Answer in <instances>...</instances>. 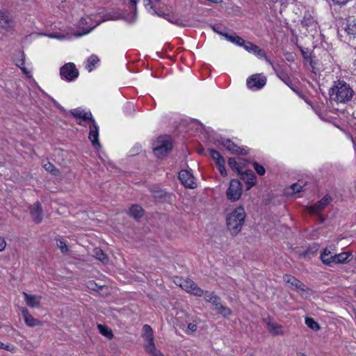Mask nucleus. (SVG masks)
<instances>
[{
  "mask_svg": "<svg viewBox=\"0 0 356 356\" xmlns=\"http://www.w3.org/2000/svg\"><path fill=\"white\" fill-rule=\"evenodd\" d=\"M354 95V91L350 86L344 81H334L329 90L331 102L346 104L350 102Z\"/></svg>",
  "mask_w": 356,
  "mask_h": 356,
  "instance_id": "f257e3e1",
  "label": "nucleus"
},
{
  "mask_svg": "<svg viewBox=\"0 0 356 356\" xmlns=\"http://www.w3.org/2000/svg\"><path fill=\"white\" fill-rule=\"evenodd\" d=\"M246 214L243 207H238L229 213L226 217V224L231 234L237 235L242 229Z\"/></svg>",
  "mask_w": 356,
  "mask_h": 356,
  "instance_id": "f03ea898",
  "label": "nucleus"
},
{
  "mask_svg": "<svg viewBox=\"0 0 356 356\" xmlns=\"http://www.w3.org/2000/svg\"><path fill=\"white\" fill-rule=\"evenodd\" d=\"M172 148V144L170 138L169 136H164L158 138L156 144L153 147V151L157 157L161 158L168 152L171 151Z\"/></svg>",
  "mask_w": 356,
  "mask_h": 356,
  "instance_id": "7ed1b4c3",
  "label": "nucleus"
},
{
  "mask_svg": "<svg viewBox=\"0 0 356 356\" xmlns=\"http://www.w3.org/2000/svg\"><path fill=\"white\" fill-rule=\"evenodd\" d=\"M242 195V184L238 179H232L226 191V195L231 202H236Z\"/></svg>",
  "mask_w": 356,
  "mask_h": 356,
  "instance_id": "20e7f679",
  "label": "nucleus"
},
{
  "mask_svg": "<svg viewBox=\"0 0 356 356\" xmlns=\"http://www.w3.org/2000/svg\"><path fill=\"white\" fill-rule=\"evenodd\" d=\"M60 75L63 80L70 82L78 77L79 71L73 63H68L60 67Z\"/></svg>",
  "mask_w": 356,
  "mask_h": 356,
  "instance_id": "39448f33",
  "label": "nucleus"
},
{
  "mask_svg": "<svg viewBox=\"0 0 356 356\" xmlns=\"http://www.w3.org/2000/svg\"><path fill=\"white\" fill-rule=\"evenodd\" d=\"M219 142L227 150L233 154L247 155L248 154V149L247 147H240L229 139L222 138Z\"/></svg>",
  "mask_w": 356,
  "mask_h": 356,
  "instance_id": "423d86ee",
  "label": "nucleus"
},
{
  "mask_svg": "<svg viewBox=\"0 0 356 356\" xmlns=\"http://www.w3.org/2000/svg\"><path fill=\"white\" fill-rule=\"evenodd\" d=\"M32 220L35 224H40L43 218V211L41 204L37 201L29 207Z\"/></svg>",
  "mask_w": 356,
  "mask_h": 356,
  "instance_id": "0eeeda50",
  "label": "nucleus"
},
{
  "mask_svg": "<svg viewBox=\"0 0 356 356\" xmlns=\"http://www.w3.org/2000/svg\"><path fill=\"white\" fill-rule=\"evenodd\" d=\"M89 128V140H90L93 147H100L101 145L99 142V127L95 119L90 122Z\"/></svg>",
  "mask_w": 356,
  "mask_h": 356,
  "instance_id": "6e6552de",
  "label": "nucleus"
},
{
  "mask_svg": "<svg viewBox=\"0 0 356 356\" xmlns=\"http://www.w3.org/2000/svg\"><path fill=\"white\" fill-rule=\"evenodd\" d=\"M179 179L186 188H195L197 186L194 177L188 170H181L179 173Z\"/></svg>",
  "mask_w": 356,
  "mask_h": 356,
  "instance_id": "1a4fd4ad",
  "label": "nucleus"
},
{
  "mask_svg": "<svg viewBox=\"0 0 356 356\" xmlns=\"http://www.w3.org/2000/svg\"><path fill=\"white\" fill-rule=\"evenodd\" d=\"M266 83V78L259 74H254L247 79L248 88L252 89H261Z\"/></svg>",
  "mask_w": 356,
  "mask_h": 356,
  "instance_id": "9d476101",
  "label": "nucleus"
},
{
  "mask_svg": "<svg viewBox=\"0 0 356 356\" xmlns=\"http://www.w3.org/2000/svg\"><path fill=\"white\" fill-rule=\"evenodd\" d=\"M266 323L268 332L273 336H282L284 334L282 326L275 322L270 317L263 319Z\"/></svg>",
  "mask_w": 356,
  "mask_h": 356,
  "instance_id": "9b49d317",
  "label": "nucleus"
},
{
  "mask_svg": "<svg viewBox=\"0 0 356 356\" xmlns=\"http://www.w3.org/2000/svg\"><path fill=\"white\" fill-rule=\"evenodd\" d=\"M185 283L186 284H184L182 289L186 291L187 293L198 297H201L204 295V291L193 280L188 278Z\"/></svg>",
  "mask_w": 356,
  "mask_h": 356,
  "instance_id": "f8f14e48",
  "label": "nucleus"
},
{
  "mask_svg": "<svg viewBox=\"0 0 356 356\" xmlns=\"http://www.w3.org/2000/svg\"><path fill=\"white\" fill-rule=\"evenodd\" d=\"M331 200L332 198L330 196L325 195L314 204L309 206L308 207V211L313 214L318 213L322 211L327 205H328Z\"/></svg>",
  "mask_w": 356,
  "mask_h": 356,
  "instance_id": "ddd939ff",
  "label": "nucleus"
},
{
  "mask_svg": "<svg viewBox=\"0 0 356 356\" xmlns=\"http://www.w3.org/2000/svg\"><path fill=\"white\" fill-rule=\"evenodd\" d=\"M334 245H331L324 249L321 254V259L324 264L331 266L334 264Z\"/></svg>",
  "mask_w": 356,
  "mask_h": 356,
  "instance_id": "4468645a",
  "label": "nucleus"
},
{
  "mask_svg": "<svg viewBox=\"0 0 356 356\" xmlns=\"http://www.w3.org/2000/svg\"><path fill=\"white\" fill-rule=\"evenodd\" d=\"M73 117L77 119H81L84 122H90L94 120L90 111H86L81 108H76L70 111Z\"/></svg>",
  "mask_w": 356,
  "mask_h": 356,
  "instance_id": "2eb2a0df",
  "label": "nucleus"
},
{
  "mask_svg": "<svg viewBox=\"0 0 356 356\" xmlns=\"http://www.w3.org/2000/svg\"><path fill=\"white\" fill-rule=\"evenodd\" d=\"M284 281L293 290L305 291V284L295 277L290 275H285L283 277Z\"/></svg>",
  "mask_w": 356,
  "mask_h": 356,
  "instance_id": "dca6fc26",
  "label": "nucleus"
},
{
  "mask_svg": "<svg viewBox=\"0 0 356 356\" xmlns=\"http://www.w3.org/2000/svg\"><path fill=\"white\" fill-rule=\"evenodd\" d=\"M102 21H99L97 22L95 25L86 29L85 26L88 24L86 19L83 17L81 18L79 22L78 27L81 31H78L74 33L76 37H81L82 35H86L91 32L97 25H99Z\"/></svg>",
  "mask_w": 356,
  "mask_h": 356,
  "instance_id": "f3484780",
  "label": "nucleus"
},
{
  "mask_svg": "<svg viewBox=\"0 0 356 356\" xmlns=\"http://www.w3.org/2000/svg\"><path fill=\"white\" fill-rule=\"evenodd\" d=\"M22 314L26 325L29 327H35L37 325H42V322L35 318L29 312V310L23 307L22 308Z\"/></svg>",
  "mask_w": 356,
  "mask_h": 356,
  "instance_id": "a211bd4d",
  "label": "nucleus"
},
{
  "mask_svg": "<svg viewBox=\"0 0 356 356\" xmlns=\"http://www.w3.org/2000/svg\"><path fill=\"white\" fill-rule=\"evenodd\" d=\"M344 31L347 33L349 37L355 38H356V18L353 17H349L346 20V24L344 27Z\"/></svg>",
  "mask_w": 356,
  "mask_h": 356,
  "instance_id": "6ab92c4d",
  "label": "nucleus"
},
{
  "mask_svg": "<svg viewBox=\"0 0 356 356\" xmlns=\"http://www.w3.org/2000/svg\"><path fill=\"white\" fill-rule=\"evenodd\" d=\"M26 305L32 308L39 307L41 300V296L36 295H30L26 292L23 293Z\"/></svg>",
  "mask_w": 356,
  "mask_h": 356,
  "instance_id": "aec40b11",
  "label": "nucleus"
},
{
  "mask_svg": "<svg viewBox=\"0 0 356 356\" xmlns=\"http://www.w3.org/2000/svg\"><path fill=\"white\" fill-rule=\"evenodd\" d=\"M242 177L246 181L247 189H250L256 184V176L251 170H246L244 173H241Z\"/></svg>",
  "mask_w": 356,
  "mask_h": 356,
  "instance_id": "412c9836",
  "label": "nucleus"
},
{
  "mask_svg": "<svg viewBox=\"0 0 356 356\" xmlns=\"http://www.w3.org/2000/svg\"><path fill=\"white\" fill-rule=\"evenodd\" d=\"M15 64L19 67L22 72L25 74H29V72L24 67L25 64V54L24 51H19L17 56L14 58Z\"/></svg>",
  "mask_w": 356,
  "mask_h": 356,
  "instance_id": "4be33fe9",
  "label": "nucleus"
},
{
  "mask_svg": "<svg viewBox=\"0 0 356 356\" xmlns=\"http://www.w3.org/2000/svg\"><path fill=\"white\" fill-rule=\"evenodd\" d=\"M143 5L145 7V8L152 13H156V10L154 9V6H152V0H143ZM136 0H130L129 8L130 10H136Z\"/></svg>",
  "mask_w": 356,
  "mask_h": 356,
  "instance_id": "5701e85b",
  "label": "nucleus"
},
{
  "mask_svg": "<svg viewBox=\"0 0 356 356\" xmlns=\"http://www.w3.org/2000/svg\"><path fill=\"white\" fill-rule=\"evenodd\" d=\"M204 294L205 295L206 301L211 302L214 306V308L218 307L222 303L220 297L213 292L206 291Z\"/></svg>",
  "mask_w": 356,
  "mask_h": 356,
  "instance_id": "b1692460",
  "label": "nucleus"
},
{
  "mask_svg": "<svg viewBox=\"0 0 356 356\" xmlns=\"http://www.w3.org/2000/svg\"><path fill=\"white\" fill-rule=\"evenodd\" d=\"M316 24L315 18L309 12H306L301 20V24L304 27L312 26Z\"/></svg>",
  "mask_w": 356,
  "mask_h": 356,
  "instance_id": "393cba45",
  "label": "nucleus"
},
{
  "mask_svg": "<svg viewBox=\"0 0 356 356\" xmlns=\"http://www.w3.org/2000/svg\"><path fill=\"white\" fill-rule=\"evenodd\" d=\"M351 256V254L348 252H341L339 254H337L334 252V264H344L348 261V258Z\"/></svg>",
  "mask_w": 356,
  "mask_h": 356,
  "instance_id": "a878e982",
  "label": "nucleus"
},
{
  "mask_svg": "<svg viewBox=\"0 0 356 356\" xmlns=\"http://www.w3.org/2000/svg\"><path fill=\"white\" fill-rule=\"evenodd\" d=\"M10 18L5 10H0V28H7L10 26Z\"/></svg>",
  "mask_w": 356,
  "mask_h": 356,
  "instance_id": "bb28decb",
  "label": "nucleus"
},
{
  "mask_svg": "<svg viewBox=\"0 0 356 356\" xmlns=\"http://www.w3.org/2000/svg\"><path fill=\"white\" fill-rule=\"evenodd\" d=\"M144 332V337L146 341V343H150L154 342L153 330L150 325L145 324L143 327Z\"/></svg>",
  "mask_w": 356,
  "mask_h": 356,
  "instance_id": "cd10ccee",
  "label": "nucleus"
},
{
  "mask_svg": "<svg viewBox=\"0 0 356 356\" xmlns=\"http://www.w3.org/2000/svg\"><path fill=\"white\" fill-rule=\"evenodd\" d=\"M225 38L230 42L239 46L242 47L243 44L244 43L245 40L242 38L241 37L238 36L236 33L233 34H227L225 35Z\"/></svg>",
  "mask_w": 356,
  "mask_h": 356,
  "instance_id": "c85d7f7f",
  "label": "nucleus"
},
{
  "mask_svg": "<svg viewBox=\"0 0 356 356\" xmlns=\"http://www.w3.org/2000/svg\"><path fill=\"white\" fill-rule=\"evenodd\" d=\"M129 214L135 219L138 220L143 215V210L141 207L138 204H134L129 209Z\"/></svg>",
  "mask_w": 356,
  "mask_h": 356,
  "instance_id": "c756f323",
  "label": "nucleus"
},
{
  "mask_svg": "<svg viewBox=\"0 0 356 356\" xmlns=\"http://www.w3.org/2000/svg\"><path fill=\"white\" fill-rule=\"evenodd\" d=\"M145 348V350L152 356H163L161 352L156 348L154 342L146 343Z\"/></svg>",
  "mask_w": 356,
  "mask_h": 356,
  "instance_id": "7c9ffc66",
  "label": "nucleus"
},
{
  "mask_svg": "<svg viewBox=\"0 0 356 356\" xmlns=\"http://www.w3.org/2000/svg\"><path fill=\"white\" fill-rule=\"evenodd\" d=\"M218 314L222 315L225 318H228L232 315V311L227 307L224 306L222 303L218 307L214 308Z\"/></svg>",
  "mask_w": 356,
  "mask_h": 356,
  "instance_id": "2f4dec72",
  "label": "nucleus"
},
{
  "mask_svg": "<svg viewBox=\"0 0 356 356\" xmlns=\"http://www.w3.org/2000/svg\"><path fill=\"white\" fill-rule=\"evenodd\" d=\"M97 328L100 334H102L103 336L106 337L108 339H111L113 337V332L111 329H110L108 327L104 325L99 324L97 325Z\"/></svg>",
  "mask_w": 356,
  "mask_h": 356,
  "instance_id": "473e14b6",
  "label": "nucleus"
},
{
  "mask_svg": "<svg viewBox=\"0 0 356 356\" xmlns=\"http://www.w3.org/2000/svg\"><path fill=\"white\" fill-rule=\"evenodd\" d=\"M99 59L95 55H91L87 60L86 68L88 72H91L93 70L95 65L98 63Z\"/></svg>",
  "mask_w": 356,
  "mask_h": 356,
  "instance_id": "72a5a7b5",
  "label": "nucleus"
},
{
  "mask_svg": "<svg viewBox=\"0 0 356 356\" xmlns=\"http://www.w3.org/2000/svg\"><path fill=\"white\" fill-rule=\"evenodd\" d=\"M94 256L95 258L102 262L107 261L108 257L106 254L100 249L95 248L93 250Z\"/></svg>",
  "mask_w": 356,
  "mask_h": 356,
  "instance_id": "f704fd0d",
  "label": "nucleus"
},
{
  "mask_svg": "<svg viewBox=\"0 0 356 356\" xmlns=\"http://www.w3.org/2000/svg\"><path fill=\"white\" fill-rule=\"evenodd\" d=\"M228 165L233 170L236 171L238 173H241V168L240 165L234 158H229L228 159Z\"/></svg>",
  "mask_w": 356,
  "mask_h": 356,
  "instance_id": "c9c22d12",
  "label": "nucleus"
},
{
  "mask_svg": "<svg viewBox=\"0 0 356 356\" xmlns=\"http://www.w3.org/2000/svg\"><path fill=\"white\" fill-rule=\"evenodd\" d=\"M43 168L54 175H58L59 174V170L49 161L43 163Z\"/></svg>",
  "mask_w": 356,
  "mask_h": 356,
  "instance_id": "e433bc0d",
  "label": "nucleus"
},
{
  "mask_svg": "<svg viewBox=\"0 0 356 356\" xmlns=\"http://www.w3.org/2000/svg\"><path fill=\"white\" fill-rule=\"evenodd\" d=\"M278 76L285 84H286L289 87L292 88V81L286 73L282 71L278 74Z\"/></svg>",
  "mask_w": 356,
  "mask_h": 356,
  "instance_id": "4c0bfd02",
  "label": "nucleus"
},
{
  "mask_svg": "<svg viewBox=\"0 0 356 356\" xmlns=\"http://www.w3.org/2000/svg\"><path fill=\"white\" fill-rule=\"evenodd\" d=\"M305 324L313 330L316 331L320 329V326L318 323L312 318L307 317L305 318Z\"/></svg>",
  "mask_w": 356,
  "mask_h": 356,
  "instance_id": "58836bf2",
  "label": "nucleus"
},
{
  "mask_svg": "<svg viewBox=\"0 0 356 356\" xmlns=\"http://www.w3.org/2000/svg\"><path fill=\"white\" fill-rule=\"evenodd\" d=\"M290 189L292 190L291 193H297L304 191V185L302 181H298V182L294 183L291 185Z\"/></svg>",
  "mask_w": 356,
  "mask_h": 356,
  "instance_id": "ea45409f",
  "label": "nucleus"
},
{
  "mask_svg": "<svg viewBox=\"0 0 356 356\" xmlns=\"http://www.w3.org/2000/svg\"><path fill=\"white\" fill-rule=\"evenodd\" d=\"M252 49V50L251 51L250 54L257 56L258 58H262V56H265V51L261 49L259 46L254 44Z\"/></svg>",
  "mask_w": 356,
  "mask_h": 356,
  "instance_id": "a19ab883",
  "label": "nucleus"
},
{
  "mask_svg": "<svg viewBox=\"0 0 356 356\" xmlns=\"http://www.w3.org/2000/svg\"><path fill=\"white\" fill-rule=\"evenodd\" d=\"M209 152L210 156L215 161L216 163H217L219 161H221V160H224L223 157L218 151L213 149H210L209 150Z\"/></svg>",
  "mask_w": 356,
  "mask_h": 356,
  "instance_id": "79ce46f5",
  "label": "nucleus"
},
{
  "mask_svg": "<svg viewBox=\"0 0 356 356\" xmlns=\"http://www.w3.org/2000/svg\"><path fill=\"white\" fill-rule=\"evenodd\" d=\"M181 328H182L187 334H192L197 330V326L195 323H190L187 325L186 329H184V325L181 326Z\"/></svg>",
  "mask_w": 356,
  "mask_h": 356,
  "instance_id": "37998d69",
  "label": "nucleus"
},
{
  "mask_svg": "<svg viewBox=\"0 0 356 356\" xmlns=\"http://www.w3.org/2000/svg\"><path fill=\"white\" fill-rule=\"evenodd\" d=\"M151 193L155 199H162L165 196V191L161 189H152Z\"/></svg>",
  "mask_w": 356,
  "mask_h": 356,
  "instance_id": "c03bdc74",
  "label": "nucleus"
},
{
  "mask_svg": "<svg viewBox=\"0 0 356 356\" xmlns=\"http://www.w3.org/2000/svg\"><path fill=\"white\" fill-rule=\"evenodd\" d=\"M225 159H224V160H221V161H219L217 163H216L217 167H218V169L220 173L223 177L227 175V171H226V169H225Z\"/></svg>",
  "mask_w": 356,
  "mask_h": 356,
  "instance_id": "a18cd8bd",
  "label": "nucleus"
},
{
  "mask_svg": "<svg viewBox=\"0 0 356 356\" xmlns=\"http://www.w3.org/2000/svg\"><path fill=\"white\" fill-rule=\"evenodd\" d=\"M57 245L60 249V251L63 253H66L68 251V248L66 244V242L63 239H58L57 241Z\"/></svg>",
  "mask_w": 356,
  "mask_h": 356,
  "instance_id": "49530a36",
  "label": "nucleus"
},
{
  "mask_svg": "<svg viewBox=\"0 0 356 356\" xmlns=\"http://www.w3.org/2000/svg\"><path fill=\"white\" fill-rule=\"evenodd\" d=\"M253 167L259 175H264L266 173L264 167L257 162L253 163Z\"/></svg>",
  "mask_w": 356,
  "mask_h": 356,
  "instance_id": "de8ad7c7",
  "label": "nucleus"
},
{
  "mask_svg": "<svg viewBox=\"0 0 356 356\" xmlns=\"http://www.w3.org/2000/svg\"><path fill=\"white\" fill-rule=\"evenodd\" d=\"M153 15H157L160 17H163L164 19H165L166 20L169 21L170 22L172 23V24H177V20H174L170 18V14L168 13H163V12H161V13H152Z\"/></svg>",
  "mask_w": 356,
  "mask_h": 356,
  "instance_id": "09e8293b",
  "label": "nucleus"
},
{
  "mask_svg": "<svg viewBox=\"0 0 356 356\" xmlns=\"http://www.w3.org/2000/svg\"><path fill=\"white\" fill-rule=\"evenodd\" d=\"M213 30L218 33L219 35H221L225 38V35H227L228 33L225 32V29L222 28L219 25H215L213 26Z\"/></svg>",
  "mask_w": 356,
  "mask_h": 356,
  "instance_id": "8fccbe9b",
  "label": "nucleus"
},
{
  "mask_svg": "<svg viewBox=\"0 0 356 356\" xmlns=\"http://www.w3.org/2000/svg\"><path fill=\"white\" fill-rule=\"evenodd\" d=\"M124 112L127 113V114H131L132 111H134L135 109H134V105L133 103H131V102H127L125 106H124Z\"/></svg>",
  "mask_w": 356,
  "mask_h": 356,
  "instance_id": "3c124183",
  "label": "nucleus"
},
{
  "mask_svg": "<svg viewBox=\"0 0 356 356\" xmlns=\"http://www.w3.org/2000/svg\"><path fill=\"white\" fill-rule=\"evenodd\" d=\"M254 44L251 42L245 40L242 47H243L244 49H245L248 53H250L252 50V48L253 47Z\"/></svg>",
  "mask_w": 356,
  "mask_h": 356,
  "instance_id": "603ef678",
  "label": "nucleus"
},
{
  "mask_svg": "<svg viewBox=\"0 0 356 356\" xmlns=\"http://www.w3.org/2000/svg\"><path fill=\"white\" fill-rule=\"evenodd\" d=\"M188 278H182V277H175V283L179 286L181 289L183 288L184 286V284H186L185 282H186Z\"/></svg>",
  "mask_w": 356,
  "mask_h": 356,
  "instance_id": "864d4df0",
  "label": "nucleus"
},
{
  "mask_svg": "<svg viewBox=\"0 0 356 356\" xmlns=\"http://www.w3.org/2000/svg\"><path fill=\"white\" fill-rule=\"evenodd\" d=\"M315 64H316V63L312 59H310V60H309L310 71L312 73L317 74L319 72V70L317 67H315Z\"/></svg>",
  "mask_w": 356,
  "mask_h": 356,
  "instance_id": "5fc2aeb1",
  "label": "nucleus"
},
{
  "mask_svg": "<svg viewBox=\"0 0 356 356\" xmlns=\"http://www.w3.org/2000/svg\"><path fill=\"white\" fill-rule=\"evenodd\" d=\"M88 287L94 291H97L101 288L100 286H98L97 284L92 281L88 282Z\"/></svg>",
  "mask_w": 356,
  "mask_h": 356,
  "instance_id": "6e6d98bb",
  "label": "nucleus"
},
{
  "mask_svg": "<svg viewBox=\"0 0 356 356\" xmlns=\"http://www.w3.org/2000/svg\"><path fill=\"white\" fill-rule=\"evenodd\" d=\"M6 246V242L3 237H0V252L3 251Z\"/></svg>",
  "mask_w": 356,
  "mask_h": 356,
  "instance_id": "4d7b16f0",
  "label": "nucleus"
},
{
  "mask_svg": "<svg viewBox=\"0 0 356 356\" xmlns=\"http://www.w3.org/2000/svg\"><path fill=\"white\" fill-rule=\"evenodd\" d=\"M0 349L10 350L9 346L4 344L1 341H0Z\"/></svg>",
  "mask_w": 356,
  "mask_h": 356,
  "instance_id": "13d9d810",
  "label": "nucleus"
},
{
  "mask_svg": "<svg viewBox=\"0 0 356 356\" xmlns=\"http://www.w3.org/2000/svg\"><path fill=\"white\" fill-rule=\"evenodd\" d=\"M262 58H264L266 61L270 65H273V63L271 60L267 57L266 54H265V56H262Z\"/></svg>",
  "mask_w": 356,
  "mask_h": 356,
  "instance_id": "bf43d9fd",
  "label": "nucleus"
},
{
  "mask_svg": "<svg viewBox=\"0 0 356 356\" xmlns=\"http://www.w3.org/2000/svg\"><path fill=\"white\" fill-rule=\"evenodd\" d=\"M302 99L305 100V102L307 104L310 105V106H312V108L314 111H316V109H315V108H314V107L313 106V105H312V104L311 101H309V100L307 99H306V98H305V97H302Z\"/></svg>",
  "mask_w": 356,
  "mask_h": 356,
  "instance_id": "052dcab7",
  "label": "nucleus"
},
{
  "mask_svg": "<svg viewBox=\"0 0 356 356\" xmlns=\"http://www.w3.org/2000/svg\"><path fill=\"white\" fill-rule=\"evenodd\" d=\"M302 99L305 100V102L307 104L310 105V106H312V108L314 111H316V109H315V108H314V107L313 106V105H312V104L311 101H309V100L307 99H306V98H305V97H302Z\"/></svg>",
  "mask_w": 356,
  "mask_h": 356,
  "instance_id": "680f3d73",
  "label": "nucleus"
},
{
  "mask_svg": "<svg viewBox=\"0 0 356 356\" xmlns=\"http://www.w3.org/2000/svg\"><path fill=\"white\" fill-rule=\"evenodd\" d=\"M78 124L81 126H83L84 124L82 122H79Z\"/></svg>",
  "mask_w": 356,
  "mask_h": 356,
  "instance_id": "e2e57ef3",
  "label": "nucleus"
},
{
  "mask_svg": "<svg viewBox=\"0 0 356 356\" xmlns=\"http://www.w3.org/2000/svg\"><path fill=\"white\" fill-rule=\"evenodd\" d=\"M297 356H306V355L303 353H300Z\"/></svg>",
  "mask_w": 356,
  "mask_h": 356,
  "instance_id": "0e129e2a",
  "label": "nucleus"
},
{
  "mask_svg": "<svg viewBox=\"0 0 356 356\" xmlns=\"http://www.w3.org/2000/svg\"><path fill=\"white\" fill-rule=\"evenodd\" d=\"M287 60H291V57H289V58H287ZM291 60H293V58H291Z\"/></svg>",
  "mask_w": 356,
  "mask_h": 356,
  "instance_id": "69168bd1",
  "label": "nucleus"
},
{
  "mask_svg": "<svg viewBox=\"0 0 356 356\" xmlns=\"http://www.w3.org/2000/svg\"><path fill=\"white\" fill-rule=\"evenodd\" d=\"M287 60H291V57H289V58H287ZM291 60H293V58H291Z\"/></svg>",
  "mask_w": 356,
  "mask_h": 356,
  "instance_id": "338daca9",
  "label": "nucleus"
}]
</instances>
